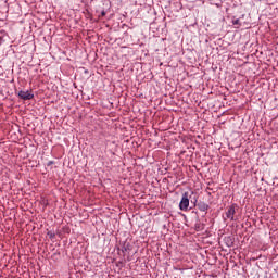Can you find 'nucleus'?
Here are the masks:
<instances>
[{
    "label": "nucleus",
    "instance_id": "nucleus-1",
    "mask_svg": "<svg viewBox=\"0 0 278 278\" xmlns=\"http://www.w3.org/2000/svg\"><path fill=\"white\" fill-rule=\"evenodd\" d=\"M188 207H190V198H189V193L185 192L179 202V210L181 212H188Z\"/></svg>",
    "mask_w": 278,
    "mask_h": 278
},
{
    "label": "nucleus",
    "instance_id": "nucleus-2",
    "mask_svg": "<svg viewBox=\"0 0 278 278\" xmlns=\"http://www.w3.org/2000/svg\"><path fill=\"white\" fill-rule=\"evenodd\" d=\"M239 207L240 206H238V204L236 203L228 206L226 211V218H228L229 220H238V218H236V210H238Z\"/></svg>",
    "mask_w": 278,
    "mask_h": 278
},
{
    "label": "nucleus",
    "instance_id": "nucleus-3",
    "mask_svg": "<svg viewBox=\"0 0 278 278\" xmlns=\"http://www.w3.org/2000/svg\"><path fill=\"white\" fill-rule=\"evenodd\" d=\"M17 97L18 99H22V101H31V99H34V93L29 92V90H20Z\"/></svg>",
    "mask_w": 278,
    "mask_h": 278
},
{
    "label": "nucleus",
    "instance_id": "nucleus-4",
    "mask_svg": "<svg viewBox=\"0 0 278 278\" xmlns=\"http://www.w3.org/2000/svg\"><path fill=\"white\" fill-rule=\"evenodd\" d=\"M117 251H122V253H127V251H131V243L126 241H119V247Z\"/></svg>",
    "mask_w": 278,
    "mask_h": 278
},
{
    "label": "nucleus",
    "instance_id": "nucleus-5",
    "mask_svg": "<svg viewBox=\"0 0 278 278\" xmlns=\"http://www.w3.org/2000/svg\"><path fill=\"white\" fill-rule=\"evenodd\" d=\"M189 203H191L193 207H197V205L199 204V195L193 191L189 194Z\"/></svg>",
    "mask_w": 278,
    "mask_h": 278
},
{
    "label": "nucleus",
    "instance_id": "nucleus-6",
    "mask_svg": "<svg viewBox=\"0 0 278 278\" xmlns=\"http://www.w3.org/2000/svg\"><path fill=\"white\" fill-rule=\"evenodd\" d=\"M195 207H198V210H200V212H207V210H210V204L205 203L204 201H200V202H198Z\"/></svg>",
    "mask_w": 278,
    "mask_h": 278
},
{
    "label": "nucleus",
    "instance_id": "nucleus-7",
    "mask_svg": "<svg viewBox=\"0 0 278 278\" xmlns=\"http://www.w3.org/2000/svg\"><path fill=\"white\" fill-rule=\"evenodd\" d=\"M194 227H195V231H203V229H205V225L201 223V220L199 219V216L197 217V223Z\"/></svg>",
    "mask_w": 278,
    "mask_h": 278
},
{
    "label": "nucleus",
    "instance_id": "nucleus-8",
    "mask_svg": "<svg viewBox=\"0 0 278 278\" xmlns=\"http://www.w3.org/2000/svg\"><path fill=\"white\" fill-rule=\"evenodd\" d=\"M224 242L228 248L233 247V237L228 236L224 238Z\"/></svg>",
    "mask_w": 278,
    "mask_h": 278
},
{
    "label": "nucleus",
    "instance_id": "nucleus-9",
    "mask_svg": "<svg viewBox=\"0 0 278 278\" xmlns=\"http://www.w3.org/2000/svg\"><path fill=\"white\" fill-rule=\"evenodd\" d=\"M100 3L103 5V10H110V8H112L110 0H100Z\"/></svg>",
    "mask_w": 278,
    "mask_h": 278
},
{
    "label": "nucleus",
    "instance_id": "nucleus-10",
    "mask_svg": "<svg viewBox=\"0 0 278 278\" xmlns=\"http://www.w3.org/2000/svg\"><path fill=\"white\" fill-rule=\"evenodd\" d=\"M47 236L50 238V240L55 239V232H53V231H48Z\"/></svg>",
    "mask_w": 278,
    "mask_h": 278
},
{
    "label": "nucleus",
    "instance_id": "nucleus-11",
    "mask_svg": "<svg viewBox=\"0 0 278 278\" xmlns=\"http://www.w3.org/2000/svg\"><path fill=\"white\" fill-rule=\"evenodd\" d=\"M232 25H240V18L232 20Z\"/></svg>",
    "mask_w": 278,
    "mask_h": 278
},
{
    "label": "nucleus",
    "instance_id": "nucleus-12",
    "mask_svg": "<svg viewBox=\"0 0 278 278\" xmlns=\"http://www.w3.org/2000/svg\"><path fill=\"white\" fill-rule=\"evenodd\" d=\"M106 9H102V11H101V16H105V14H108V12L105 11Z\"/></svg>",
    "mask_w": 278,
    "mask_h": 278
},
{
    "label": "nucleus",
    "instance_id": "nucleus-13",
    "mask_svg": "<svg viewBox=\"0 0 278 278\" xmlns=\"http://www.w3.org/2000/svg\"><path fill=\"white\" fill-rule=\"evenodd\" d=\"M53 164H55L54 161H49V162L47 163V166H53Z\"/></svg>",
    "mask_w": 278,
    "mask_h": 278
},
{
    "label": "nucleus",
    "instance_id": "nucleus-14",
    "mask_svg": "<svg viewBox=\"0 0 278 278\" xmlns=\"http://www.w3.org/2000/svg\"><path fill=\"white\" fill-rule=\"evenodd\" d=\"M193 213L198 214L197 212L193 211Z\"/></svg>",
    "mask_w": 278,
    "mask_h": 278
}]
</instances>
